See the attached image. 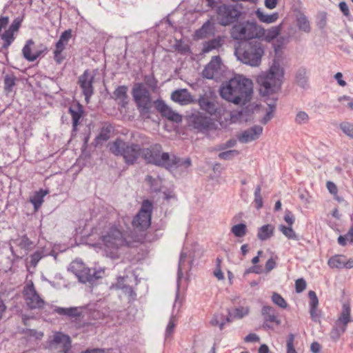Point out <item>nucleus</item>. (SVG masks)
Wrapping results in <instances>:
<instances>
[{
  "label": "nucleus",
  "instance_id": "nucleus-1",
  "mask_svg": "<svg viewBox=\"0 0 353 353\" xmlns=\"http://www.w3.org/2000/svg\"><path fill=\"white\" fill-rule=\"evenodd\" d=\"M219 92L226 101L236 105H245L251 101L253 83L243 75L236 74L221 84Z\"/></svg>",
  "mask_w": 353,
  "mask_h": 353
},
{
  "label": "nucleus",
  "instance_id": "nucleus-2",
  "mask_svg": "<svg viewBox=\"0 0 353 353\" xmlns=\"http://www.w3.org/2000/svg\"><path fill=\"white\" fill-rule=\"evenodd\" d=\"M234 54L241 63L256 67L261 64L264 54V46L256 40L241 42L235 48Z\"/></svg>",
  "mask_w": 353,
  "mask_h": 353
},
{
  "label": "nucleus",
  "instance_id": "nucleus-3",
  "mask_svg": "<svg viewBox=\"0 0 353 353\" xmlns=\"http://www.w3.org/2000/svg\"><path fill=\"white\" fill-rule=\"evenodd\" d=\"M284 71L279 62L274 61L268 72H263L257 77L260 93L265 96L278 92L281 86Z\"/></svg>",
  "mask_w": 353,
  "mask_h": 353
},
{
  "label": "nucleus",
  "instance_id": "nucleus-4",
  "mask_svg": "<svg viewBox=\"0 0 353 353\" xmlns=\"http://www.w3.org/2000/svg\"><path fill=\"white\" fill-rule=\"evenodd\" d=\"M142 157L148 163L157 166L170 169L179 163L176 156L170 157L168 152H162L160 144H154L148 148H143Z\"/></svg>",
  "mask_w": 353,
  "mask_h": 353
},
{
  "label": "nucleus",
  "instance_id": "nucleus-5",
  "mask_svg": "<svg viewBox=\"0 0 353 353\" xmlns=\"http://www.w3.org/2000/svg\"><path fill=\"white\" fill-rule=\"evenodd\" d=\"M263 28L254 21L236 22L231 29V37L234 40L243 41H253L263 35Z\"/></svg>",
  "mask_w": 353,
  "mask_h": 353
},
{
  "label": "nucleus",
  "instance_id": "nucleus-6",
  "mask_svg": "<svg viewBox=\"0 0 353 353\" xmlns=\"http://www.w3.org/2000/svg\"><path fill=\"white\" fill-rule=\"evenodd\" d=\"M110 150L116 156H121L126 164L134 165L142 157L143 148L139 144L117 139L110 145Z\"/></svg>",
  "mask_w": 353,
  "mask_h": 353
},
{
  "label": "nucleus",
  "instance_id": "nucleus-7",
  "mask_svg": "<svg viewBox=\"0 0 353 353\" xmlns=\"http://www.w3.org/2000/svg\"><path fill=\"white\" fill-rule=\"evenodd\" d=\"M102 241L107 252H110V256L114 258L117 251L123 246H131V242L128 241L125 234L117 228L112 227L107 233L102 236Z\"/></svg>",
  "mask_w": 353,
  "mask_h": 353
},
{
  "label": "nucleus",
  "instance_id": "nucleus-8",
  "mask_svg": "<svg viewBox=\"0 0 353 353\" xmlns=\"http://www.w3.org/2000/svg\"><path fill=\"white\" fill-rule=\"evenodd\" d=\"M132 95L137 107L142 116L149 117L152 108L151 94L143 83L134 84L132 90Z\"/></svg>",
  "mask_w": 353,
  "mask_h": 353
},
{
  "label": "nucleus",
  "instance_id": "nucleus-9",
  "mask_svg": "<svg viewBox=\"0 0 353 353\" xmlns=\"http://www.w3.org/2000/svg\"><path fill=\"white\" fill-rule=\"evenodd\" d=\"M242 8V5L239 3L235 5L223 4L219 6L216 10L219 23L223 26L232 24L241 17Z\"/></svg>",
  "mask_w": 353,
  "mask_h": 353
},
{
  "label": "nucleus",
  "instance_id": "nucleus-10",
  "mask_svg": "<svg viewBox=\"0 0 353 353\" xmlns=\"http://www.w3.org/2000/svg\"><path fill=\"white\" fill-rule=\"evenodd\" d=\"M70 269L75 274L79 281L83 283H92L102 277V272L86 268L84 263L80 261H74L70 264Z\"/></svg>",
  "mask_w": 353,
  "mask_h": 353
},
{
  "label": "nucleus",
  "instance_id": "nucleus-11",
  "mask_svg": "<svg viewBox=\"0 0 353 353\" xmlns=\"http://www.w3.org/2000/svg\"><path fill=\"white\" fill-rule=\"evenodd\" d=\"M152 210V202L148 199L143 200L141 209L132 220V225L140 230H146L151 223Z\"/></svg>",
  "mask_w": 353,
  "mask_h": 353
},
{
  "label": "nucleus",
  "instance_id": "nucleus-12",
  "mask_svg": "<svg viewBox=\"0 0 353 353\" xmlns=\"http://www.w3.org/2000/svg\"><path fill=\"white\" fill-rule=\"evenodd\" d=\"M200 109L207 114L214 116L219 114L221 109L217 102V96L216 93L208 90L201 94L197 100Z\"/></svg>",
  "mask_w": 353,
  "mask_h": 353
},
{
  "label": "nucleus",
  "instance_id": "nucleus-13",
  "mask_svg": "<svg viewBox=\"0 0 353 353\" xmlns=\"http://www.w3.org/2000/svg\"><path fill=\"white\" fill-rule=\"evenodd\" d=\"M188 124L197 132L205 133L215 128L216 124L213 119L203 113L196 111L188 117Z\"/></svg>",
  "mask_w": 353,
  "mask_h": 353
},
{
  "label": "nucleus",
  "instance_id": "nucleus-14",
  "mask_svg": "<svg viewBox=\"0 0 353 353\" xmlns=\"http://www.w3.org/2000/svg\"><path fill=\"white\" fill-rule=\"evenodd\" d=\"M23 296L25 303L28 309L40 310L44 307L46 302L36 290L32 281L28 282L24 286L23 290Z\"/></svg>",
  "mask_w": 353,
  "mask_h": 353
},
{
  "label": "nucleus",
  "instance_id": "nucleus-15",
  "mask_svg": "<svg viewBox=\"0 0 353 353\" xmlns=\"http://www.w3.org/2000/svg\"><path fill=\"white\" fill-rule=\"evenodd\" d=\"M94 74H91L88 70H85L78 79V84L82 90L83 94L85 96V100L87 103L89 102L90 97L94 94Z\"/></svg>",
  "mask_w": 353,
  "mask_h": 353
},
{
  "label": "nucleus",
  "instance_id": "nucleus-16",
  "mask_svg": "<svg viewBox=\"0 0 353 353\" xmlns=\"http://www.w3.org/2000/svg\"><path fill=\"white\" fill-rule=\"evenodd\" d=\"M50 348L59 352L69 353L71 340L68 335L63 332H56L54 339L50 342Z\"/></svg>",
  "mask_w": 353,
  "mask_h": 353
},
{
  "label": "nucleus",
  "instance_id": "nucleus-17",
  "mask_svg": "<svg viewBox=\"0 0 353 353\" xmlns=\"http://www.w3.org/2000/svg\"><path fill=\"white\" fill-rule=\"evenodd\" d=\"M154 105L157 110L161 114L163 117L166 118L169 121L180 123L182 121V117L179 113L172 110L164 101L157 99L154 101Z\"/></svg>",
  "mask_w": 353,
  "mask_h": 353
},
{
  "label": "nucleus",
  "instance_id": "nucleus-18",
  "mask_svg": "<svg viewBox=\"0 0 353 353\" xmlns=\"http://www.w3.org/2000/svg\"><path fill=\"white\" fill-rule=\"evenodd\" d=\"M54 310L60 315L67 316L71 319H74V321L81 322V321H84L85 316L88 315V310L83 307H58Z\"/></svg>",
  "mask_w": 353,
  "mask_h": 353
},
{
  "label": "nucleus",
  "instance_id": "nucleus-19",
  "mask_svg": "<svg viewBox=\"0 0 353 353\" xmlns=\"http://www.w3.org/2000/svg\"><path fill=\"white\" fill-rule=\"evenodd\" d=\"M261 313L264 319V327L274 329V325L280 323L274 307L265 305L262 308Z\"/></svg>",
  "mask_w": 353,
  "mask_h": 353
},
{
  "label": "nucleus",
  "instance_id": "nucleus-20",
  "mask_svg": "<svg viewBox=\"0 0 353 353\" xmlns=\"http://www.w3.org/2000/svg\"><path fill=\"white\" fill-rule=\"evenodd\" d=\"M263 132V128L261 125H255L245 130L238 136V140L243 143L256 140Z\"/></svg>",
  "mask_w": 353,
  "mask_h": 353
},
{
  "label": "nucleus",
  "instance_id": "nucleus-21",
  "mask_svg": "<svg viewBox=\"0 0 353 353\" xmlns=\"http://www.w3.org/2000/svg\"><path fill=\"white\" fill-rule=\"evenodd\" d=\"M171 99L181 105L195 103V99L187 89H179L172 92Z\"/></svg>",
  "mask_w": 353,
  "mask_h": 353
},
{
  "label": "nucleus",
  "instance_id": "nucleus-22",
  "mask_svg": "<svg viewBox=\"0 0 353 353\" xmlns=\"http://www.w3.org/2000/svg\"><path fill=\"white\" fill-rule=\"evenodd\" d=\"M221 59L219 56H214L212 58L210 63L205 67L202 72L204 78L213 79L218 74L220 70Z\"/></svg>",
  "mask_w": 353,
  "mask_h": 353
},
{
  "label": "nucleus",
  "instance_id": "nucleus-23",
  "mask_svg": "<svg viewBox=\"0 0 353 353\" xmlns=\"http://www.w3.org/2000/svg\"><path fill=\"white\" fill-rule=\"evenodd\" d=\"M128 90L126 85H119L115 89L111 96V98L115 100L118 105L122 108H125L128 103Z\"/></svg>",
  "mask_w": 353,
  "mask_h": 353
},
{
  "label": "nucleus",
  "instance_id": "nucleus-24",
  "mask_svg": "<svg viewBox=\"0 0 353 353\" xmlns=\"http://www.w3.org/2000/svg\"><path fill=\"white\" fill-rule=\"evenodd\" d=\"M83 107L79 103L69 108V113L70 114L72 120L73 131H77V126L79 125L80 119L83 117Z\"/></svg>",
  "mask_w": 353,
  "mask_h": 353
},
{
  "label": "nucleus",
  "instance_id": "nucleus-25",
  "mask_svg": "<svg viewBox=\"0 0 353 353\" xmlns=\"http://www.w3.org/2000/svg\"><path fill=\"white\" fill-rule=\"evenodd\" d=\"M214 35V25L210 20L207 21L203 25L195 32V37L197 39L208 38Z\"/></svg>",
  "mask_w": 353,
  "mask_h": 353
},
{
  "label": "nucleus",
  "instance_id": "nucleus-26",
  "mask_svg": "<svg viewBox=\"0 0 353 353\" xmlns=\"http://www.w3.org/2000/svg\"><path fill=\"white\" fill-rule=\"evenodd\" d=\"M225 39L223 37L218 36L217 37L205 41L203 43L202 53L206 54L214 50H218L224 43Z\"/></svg>",
  "mask_w": 353,
  "mask_h": 353
},
{
  "label": "nucleus",
  "instance_id": "nucleus-27",
  "mask_svg": "<svg viewBox=\"0 0 353 353\" xmlns=\"http://www.w3.org/2000/svg\"><path fill=\"white\" fill-rule=\"evenodd\" d=\"M112 129L113 128L111 125H105L103 126L99 134L94 139L93 145L97 147L107 141L110 137V133L112 131Z\"/></svg>",
  "mask_w": 353,
  "mask_h": 353
},
{
  "label": "nucleus",
  "instance_id": "nucleus-28",
  "mask_svg": "<svg viewBox=\"0 0 353 353\" xmlns=\"http://www.w3.org/2000/svg\"><path fill=\"white\" fill-rule=\"evenodd\" d=\"M188 254L184 251H182L180 255L179 265H178V280H180L183 276V270H190L192 268L193 259L187 261Z\"/></svg>",
  "mask_w": 353,
  "mask_h": 353
},
{
  "label": "nucleus",
  "instance_id": "nucleus-29",
  "mask_svg": "<svg viewBox=\"0 0 353 353\" xmlns=\"http://www.w3.org/2000/svg\"><path fill=\"white\" fill-rule=\"evenodd\" d=\"M34 44V41L32 39H29L26 41V43L22 50L23 57L29 61H35L41 54V51H37L32 53L31 46Z\"/></svg>",
  "mask_w": 353,
  "mask_h": 353
},
{
  "label": "nucleus",
  "instance_id": "nucleus-30",
  "mask_svg": "<svg viewBox=\"0 0 353 353\" xmlns=\"http://www.w3.org/2000/svg\"><path fill=\"white\" fill-rule=\"evenodd\" d=\"M249 313L248 307L239 306L228 310V316L226 319L227 322H230V319H240L247 316Z\"/></svg>",
  "mask_w": 353,
  "mask_h": 353
},
{
  "label": "nucleus",
  "instance_id": "nucleus-31",
  "mask_svg": "<svg viewBox=\"0 0 353 353\" xmlns=\"http://www.w3.org/2000/svg\"><path fill=\"white\" fill-rule=\"evenodd\" d=\"M282 24H279L276 26L271 27L270 28L265 30L263 28V35L259 38V39H264L267 42H270L276 38L281 31Z\"/></svg>",
  "mask_w": 353,
  "mask_h": 353
},
{
  "label": "nucleus",
  "instance_id": "nucleus-32",
  "mask_svg": "<svg viewBox=\"0 0 353 353\" xmlns=\"http://www.w3.org/2000/svg\"><path fill=\"white\" fill-rule=\"evenodd\" d=\"M296 26L300 31L309 33L311 31L310 23L307 17L303 13L299 12L296 14Z\"/></svg>",
  "mask_w": 353,
  "mask_h": 353
},
{
  "label": "nucleus",
  "instance_id": "nucleus-33",
  "mask_svg": "<svg viewBox=\"0 0 353 353\" xmlns=\"http://www.w3.org/2000/svg\"><path fill=\"white\" fill-rule=\"evenodd\" d=\"M256 16L259 20L265 23H272L279 19V13L274 12L272 14H265L261 9H257Z\"/></svg>",
  "mask_w": 353,
  "mask_h": 353
},
{
  "label": "nucleus",
  "instance_id": "nucleus-34",
  "mask_svg": "<svg viewBox=\"0 0 353 353\" xmlns=\"http://www.w3.org/2000/svg\"><path fill=\"white\" fill-rule=\"evenodd\" d=\"M274 227L271 224L261 226L258 230L257 237L261 241H265L271 238L274 234Z\"/></svg>",
  "mask_w": 353,
  "mask_h": 353
},
{
  "label": "nucleus",
  "instance_id": "nucleus-35",
  "mask_svg": "<svg viewBox=\"0 0 353 353\" xmlns=\"http://www.w3.org/2000/svg\"><path fill=\"white\" fill-rule=\"evenodd\" d=\"M350 321V307L347 305H343L340 317L336 321V325L341 327L343 330Z\"/></svg>",
  "mask_w": 353,
  "mask_h": 353
},
{
  "label": "nucleus",
  "instance_id": "nucleus-36",
  "mask_svg": "<svg viewBox=\"0 0 353 353\" xmlns=\"http://www.w3.org/2000/svg\"><path fill=\"white\" fill-rule=\"evenodd\" d=\"M71 37L72 30L68 29L65 30L61 33L59 39L56 43L55 48H57L59 50H64Z\"/></svg>",
  "mask_w": 353,
  "mask_h": 353
},
{
  "label": "nucleus",
  "instance_id": "nucleus-37",
  "mask_svg": "<svg viewBox=\"0 0 353 353\" xmlns=\"http://www.w3.org/2000/svg\"><path fill=\"white\" fill-rule=\"evenodd\" d=\"M345 256L337 254L331 257L327 262L328 265L332 268L341 269L345 268Z\"/></svg>",
  "mask_w": 353,
  "mask_h": 353
},
{
  "label": "nucleus",
  "instance_id": "nucleus-38",
  "mask_svg": "<svg viewBox=\"0 0 353 353\" xmlns=\"http://www.w3.org/2000/svg\"><path fill=\"white\" fill-rule=\"evenodd\" d=\"M296 81L297 84L301 88H306L307 86L308 76L307 71L305 68H299L296 73Z\"/></svg>",
  "mask_w": 353,
  "mask_h": 353
},
{
  "label": "nucleus",
  "instance_id": "nucleus-39",
  "mask_svg": "<svg viewBox=\"0 0 353 353\" xmlns=\"http://www.w3.org/2000/svg\"><path fill=\"white\" fill-rule=\"evenodd\" d=\"M48 194L47 190H41L37 192L34 195L30 198V202L33 204L34 209L38 210L43 202V197Z\"/></svg>",
  "mask_w": 353,
  "mask_h": 353
},
{
  "label": "nucleus",
  "instance_id": "nucleus-40",
  "mask_svg": "<svg viewBox=\"0 0 353 353\" xmlns=\"http://www.w3.org/2000/svg\"><path fill=\"white\" fill-rule=\"evenodd\" d=\"M276 99H273L270 103H268V109L267 110V112L263 118L261 119V123L263 124H266L268 121H270L273 117L274 114L276 109Z\"/></svg>",
  "mask_w": 353,
  "mask_h": 353
},
{
  "label": "nucleus",
  "instance_id": "nucleus-41",
  "mask_svg": "<svg viewBox=\"0 0 353 353\" xmlns=\"http://www.w3.org/2000/svg\"><path fill=\"white\" fill-rule=\"evenodd\" d=\"M48 254L43 248H40L35 251L30 256V264L35 267L39 261L43 258L44 256H47Z\"/></svg>",
  "mask_w": 353,
  "mask_h": 353
},
{
  "label": "nucleus",
  "instance_id": "nucleus-42",
  "mask_svg": "<svg viewBox=\"0 0 353 353\" xmlns=\"http://www.w3.org/2000/svg\"><path fill=\"white\" fill-rule=\"evenodd\" d=\"M247 232V225L243 223L234 225L231 228V232L238 238L243 237Z\"/></svg>",
  "mask_w": 353,
  "mask_h": 353
},
{
  "label": "nucleus",
  "instance_id": "nucleus-43",
  "mask_svg": "<svg viewBox=\"0 0 353 353\" xmlns=\"http://www.w3.org/2000/svg\"><path fill=\"white\" fill-rule=\"evenodd\" d=\"M279 230L289 239L298 240V236L292 229V226L286 227L281 225L279 227Z\"/></svg>",
  "mask_w": 353,
  "mask_h": 353
},
{
  "label": "nucleus",
  "instance_id": "nucleus-44",
  "mask_svg": "<svg viewBox=\"0 0 353 353\" xmlns=\"http://www.w3.org/2000/svg\"><path fill=\"white\" fill-rule=\"evenodd\" d=\"M16 78L14 75H6L4 78V89L7 93L12 91L13 87L15 85Z\"/></svg>",
  "mask_w": 353,
  "mask_h": 353
},
{
  "label": "nucleus",
  "instance_id": "nucleus-45",
  "mask_svg": "<svg viewBox=\"0 0 353 353\" xmlns=\"http://www.w3.org/2000/svg\"><path fill=\"white\" fill-rule=\"evenodd\" d=\"M144 83L150 88L152 91H155L158 86V81L154 77V74L145 75L144 77Z\"/></svg>",
  "mask_w": 353,
  "mask_h": 353
},
{
  "label": "nucleus",
  "instance_id": "nucleus-46",
  "mask_svg": "<svg viewBox=\"0 0 353 353\" xmlns=\"http://www.w3.org/2000/svg\"><path fill=\"white\" fill-rule=\"evenodd\" d=\"M1 39L3 41V48H7L10 46V44L14 39V33L7 30L1 35Z\"/></svg>",
  "mask_w": 353,
  "mask_h": 353
},
{
  "label": "nucleus",
  "instance_id": "nucleus-47",
  "mask_svg": "<svg viewBox=\"0 0 353 353\" xmlns=\"http://www.w3.org/2000/svg\"><path fill=\"white\" fill-rule=\"evenodd\" d=\"M272 302L281 308H286L288 304L285 300L277 292H273L272 296Z\"/></svg>",
  "mask_w": 353,
  "mask_h": 353
},
{
  "label": "nucleus",
  "instance_id": "nucleus-48",
  "mask_svg": "<svg viewBox=\"0 0 353 353\" xmlns=\"http://www.w3.org/2000/svg\"><path fill=\"white\" fill-rule=\"evenodd\" d=\"M340 129L349 137L353 139V123L343 122L340 124Z\"/></svg>",
  "mask_w": 353,
  "mask_h": 353
},
{
  "label": "nucleus",
  "instance_id": "nucleus-49",
  "mask_svg": "<svg viewBox=\"0 0 353 353\" xmlns=\"http://www.w3.org/2000/svg\"><path fill=\"white\" fill-rule=\"evenodd\" d=\"M239 152L236 150H230L225 152H222L219 154L218 157L221 159L231 160L234 157L239 155Z\"/></svg>",
  "mask_w": 353,
  "mask_h": 353
},
{
  "label": "nucleus",
  "instance_id": "nucleus-50",
  "mask_svg": "<svg viewBox=\"0 0 353 353\" xmlns=\"http://www.w3.org/2000/svg\"><path fill=\"white\" fill-rule=\"evenodd\" d=\"M294 120L297 124H305L309 121V116L305 112L299 111L297 112Z\"/></svg>",
  "mask_w": 353,
  "mask_h": 353
},
{
  "label": "nucleus",
  "instance_id": "nucleus-51",
  "mask_svg": "<svg viewBox=\"0 0 353 353\" xmlns=\"http://www.w3.org/2000/svg\"><path fill=\"white\" fill-rule=\"evenodd\" d=\"M261 186L257 185L254 191V203L257 209H260L263 206V199L261 194Z\"/></svg>",
  "mask_w": 353,
  "mask_h": 353
},
{
  "label": "nucleus",
  "instance_id": "nucleus-52",
  "mask_svg": "<svg viewBox=\"0 0 353 353\" xmlns=\"http://www.w3.org/2000/svg\"><path fill=\"white\" fill-rule=\"evenodd\" d=\"M128 277L119 276L117 279L116 283H113L111 286L112 289L115 290H122L124 288H125L128 285L126 284V279Z\"/></svg>",
  "mask_w": 353,
  "mask_h": 353
},
{
  "label": "nucleus",
  "instance_id": "nucleus-53",
  "mask_svg": "<svg viewBox=\"0 0 353 353\" xmlns=\"http://www.w3.org/2000/svg\"><path fill=\"white\" fill-rule=\"evenodd\" d=\"M145 181L148 183V184L150 185V188L153 190V191L158 192L160 190V188L158 184V179L153 178L150 175H147L145 177Z\"/></svg>",
  "mask_w": 353,
  "mask_h": 353
},
{
  "label": "nucleus",
  "instance_id": "nucleus-54",
  "mask_svg": "<svg viewBox=\"0 0 353 353\" xmlns=\"http://www.w3.org/2000/svg\"><path fill=\"white\" fill-rule=\"evenodd\" d=\"M123 293L127 295L129 298V301H134L137 298V293L134 292V289L130 286L127 285L122 290Z\"/></svg>",
  "mask_w": 353,
  "mask_h": 353
},
{
  "label": "nucleus",
  "instance_id": "nucleus-55",
  "mask_svg": "<svg viewBox=\"0 0 353 353\" xmlns=\"http://www.w3.org/2000/svg\"><path fill=\"white\" fill-rule=\"evenodd\" d=\"M33 243L26 236H23L19 242V246L25 250H29L31 248Z\"/></svg>",
  "mask_w": 353,
  "mask_h": 353
},
{
  "label": "nucleus",
  "instance_id": "nucleus-56",
  "mask_svg": "<svg viewBox=\"0 0 353 353\" xmlns=\"http://www.w3.org/2000/svg\"><path fill=\"white\" fill-rule=\"evenodd\" d=\"M306 288V282L303 279H299L295 282V289L297 293L302 292Z\"/></svg>",
  "mask_w": 353,
  "mask_h": 353
},
{
  "label": "nucleus",
  "instance_id": "nucleus-57",
  "mask_svg": "<svg viewBox=\"0 0 353 353\" xmlns=\"http://www.w3.org/2000/svg\"><path fill=\"white\" fill-rule=\"evenodd\" d=\"M308 296L310 298V307H317L319 304V300L316 293L314 291H310L308 292Z\"/></svg>",
  "mask_w": 353,
  "mask_h": 353
},
{
  "label": "nucleus",
  "instance_id": "nucleus-58",
  "mask_svg": "<svg viewBox=\"0 0 353 353\" xmlns=\"http://www.w3.org/2000/svg\"><path fill=\"white\" fill-rule=\"evenodd\" d=\"M245 343H256L260 341V338L254 333H250L244 338Z\"/></svg>",
  "mask_w": 353,
  "mask_h": 353
},
{
  "label": "nucleus",
  "instance_id": "nucleus-59",
  "mask_svg": "<svg viewBox=\"0 0 353 353\" xmlns=\"http://www.w3.org/2000/svg\"><path fill=\"white\" fill-rule=\"evenodd\" d=\"M295 343H294V335L290 334L286 340V347L287 350H295Z\"/></svg>",
  "mask_w": 353,
  "mask_h": 353
},
{
  "label": "nucleus",
  "instance_id": "nucleus-60",
  "mask_svg": "<svg viewBox=\"0 0 353 353\" xmlns=\"http://www.w3.org/2000/svg\"><path fill=\"white\" fill-rule=\"evenodd\" d=\"M326 188L328 190L329 192L332 195L336 194L338 192L337 186L332 181H327Z\"/></svg>",
  "mask_w": 353,
  "mask_h": 353
},
{
  "label": "nucleus",
  "instance_id": "nucleus-61",
  "mask_svg": "<svg viewBox=\"0 0 353 353\" xmlns=\"http://www.w3.org/2000/svg\"><path fill=\"white\" fill-rule=\"evenodd\" d=\"M285 221L288 224L289 226H292L294 222V216L290 211H286L284 216Z\"/></svg>",
  "mask_w": 353,
  "mask_h": 353
},
{
  "label": "nucleus",
  "instance_id": "nucleus-62",
  "mask_svg": "<svg viewBox=\"0 0 353 353\" xmlns=\"http://www.w3.org/2000/svg\"><path fill=\"white\" fill-rule=\"evenodd\" d=\"M276 267V262L275 261L271 258L265 263V273H269L270 271H272L274 268Z\"/></svg>",
  "mask_w": 353,
  "mask_h": 353
},
{
  "label": "nucleus",
  "instance_id": "nucleus-63",
  "mask_svg": "<svg viewBox=\"0 0 353 353\" xmlns=\"http://www.w3.org/2000/svg\"><path fill=\"white\" fill-rule=\"evenodd\" d=\"M21 25V20L17 19H15L12 24L10 26L8 30L11 31L12 32L14 33L15 32H17Z\"/></svg>",
  "mask_w": 353,
  "mask_h": 353
},
{
  "label": "nucleus",
  "instance_id": "nucleus-64",
  "mask_svg": "<svg viewBox=\"0 0 353 353\" xmlns=\"http://www.w3.org/2000/svg\"><path fill=\"white\" fill-rule=\"evenodd\" d=\"M63 51V50H59L57 48H55V50L54 51V59L58 64L61 63V62L63 61V60L64 59V57L61 56V52Z\"/></svg>",
  "mask_w": 353,
  "mask_h": 353
}]
</instances>
